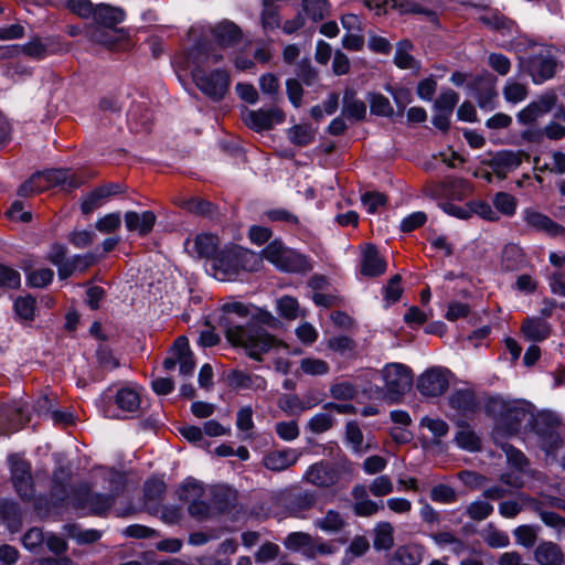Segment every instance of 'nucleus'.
<instances>
[{"instance_id":"obj_3","label":"nucleus","mask_w":565,"mask_h":565,"mask_svg":"<svg viewBox=\"0 0 565 565\" xmlns=\"http://www.w3.org/2000/svg\"><path fill=\"white\" fill-rule=\"evenodd\" d=\"M103 477L109 482L110 494L93 493L86 484H81L73 491L72 504L76 509L88 510L89 513L102 515L115 502V493L124 487V476L114 469H103Z\"/></svg>"},{"instance_id":"obj_10","label":"nucleus","mask_w":565,"mask_h":565,"mask_svg":"<svg viewBox=\"0 0 565 565\" xmlns=\"http://www.w3.org/2000/svg\"><path fill=\"white\" fill-rule=\"evenodd\" d=\"M557 66V61L548 50L532 54L524 61L525 71L535 84L553 78Z\"/></svg>"},{"instance_id":"obj_51","label":"nucleus","mask_w":565,"mask_h":565,"mask_svg":"<svg viewBox=\"0 0 565 565\" xmlns=\"http://www.w3.org/2000/svg\"><path fill=\"white\" fill-rule=\"evenodd\" d=\"M493 512V505L483 500H476L468 504L465 514L473 521L481 522Z\"/></svg>"},{"instance_id":"obj_40","label":"nucleus","mask_w":565,"mask_h":565,"mask_svg":"<svg viewBox=\"0 0 565 565\" xmlns=\"http://www.w3.org/2000/svg\"><path fill=\"white\" fill-rule=\"evenodd\" d=\"M394 529L390 522H380L374 529L373 546L375 550H390L394 545Z\"/></svg>"},{"instance_id":"obj_36","label":"nucleus","mask_w":565,"mask_h":565,"mask_svg":"<svg viewBox=\"0 0 565 565\" xmlns=\"http://www.w3.org/2000/svg\"><path fill=\"white\" fill-rule=\"evenodd\" d=\"M96 263V257L94 254L88 253L85 255H75L70 257L67 260V266H64L61 269V279H67L76 271H85L88 267Z\"/></svg>"},{"instance_id":"obj_15","label":"nucleus","mask_w":565,"mask_h":565,"mask_svg":"<svg viewBox=\"0 0 565 565\" xmlns=\"http://www.w3.org/2000/svg\"><path fill=\"white\" fill-rule=\"evenodd\" d=\"M285 116L278 108L246 110L243 115L244 122L255 131L269 130L275 124L282 122Z\"/></svg>"},{"instance_id":"obj_62","label":"nucleus","mask_w":565,"mask_h":565,"mask_svg":"<svg viewBox=\"0 0 565 565\" xmlns=\"http://www.w3.org/2000/svg\"><path fill=\"white\" fill-rule=\"evenodd\" d=\"M430 499L437 503L449 504L457 500V493L450 486L441 483L431 488Z\"/></svg>"},{"instance_id":"obj_39","label":"nucleus","mask_w":565,"mask_h":565,"mask_svg":"<svg viewBox=\"0 0 565 565\" xmlns=\"http://www.w3.org/2000/svg\"><path fill=\"white\" fill-rule=\"evenodd\" d=\"M458 426L459 430L455 436L457 445L468 451L479 450L480 439L477 434L466 423H459Z\"/></svg>"},{"instance_id":"obj_27","label":"nucleus","mask_w":565,"mask_h":565,"mask_svg":"<svg viewBox=\"0 0 565 565\" xmlns=\"http://www.w3.org/2000/svg\"><path fill=\"white\" fill-rule=\"evenodd\" d=\"M342 116L349 120L360 121L366 115V105L363 100L355 98L352 89H345L343 94Z\"/></svg>"},{"instance_id":"obj_64","label":"nucleus","mask_w":565,"mask_h":565,"mask_svg":"<svg viewBox=\"0 0 565 565\" xmlns=\"http://www.w3.org/2000/svg\"><path fill=\"white\" fill-rule=\"evenodd\" d=\"M458 100L459 96L455 90L446 89L435 100L434 106L437 111L451 114Z\"/></svg>"},{"instance_id":"obj_12","label":"nucleus","mask_w":565,"mask_h":565,"mask_svg":"<svg viewBox=\"0 0 565 565\" xmlns=\"http://www.w3.org/2000/svg\"><path fill=\"white\" fill-rule=\"evenodd\" d=\"M9 461L11 479L18 494L23 500L31 499L33 495V481L30 463L15 455L10 456Z\"/></svg>"},{"instance_id":"obj_58","label":"nucleus","mask_w":565,"mask_h":565,"mask_svg":"<svg viewBox=\"0 0 565 565\" xmlns=\"http://www.w3.org/2000/svg\"><path fill=\"white\" fill-rule=\"evenodd\" d=\"M14 311L20 319L33 320L35 299L31 296L19 297L14 301Z\"/></svg>"},{"instance_id":"obj_37","label":"nucleus","mask_w":565,"mask_h":565,"mask_svg":"<svg viewBox=\"0 0 565 565\" xmlns=\"http://www.w3.org/2000/svg\"><path fill=\"white\" fill-rule=\"evenodd\" d=\"M109 196H111L109 188H96L83 196L81 204L82 213L85 215L90 214L94 210L100 207Z\"/></svg>"},{"instance_id":"obj_49","label":"nucleus","mask_w":565,"mask_h":565,"mask_svg":"<svg viewBox=\"0 0 565 565\" xmlns=\"http://www.w3.org/2000/svg\"><path fill=\"white\" fill-rule=\"evenodd\" d=\"M263 10L260 14L262 26L265 31L275 30L280 26L279 7L262 2Z\"/></svg>"},{"instance_id":"obj_54","label":"nucleus","mask_w":565,"mask_h":565,"mask_svg":"<svg viewBox=\"0 0 565 565\" xmlns=\"http://www.w3.org/2000/svg\"><path fill=\"white\" fill-rule=\"evenodd\" d=\"M20 273L8 265L0 263V288L17 289L20 287Z\"/></svg>"},{"instance_id":"obj_41","label":"nucleus","mask_w":565,"mask_h":565,"mask_svg":"<svg viewBox=\"0 0 565 565\" xmlns=\"http://www.w3.org/2000/svg\"><path fill=\"white\" fill-rule=\"evenodd\" d=\"M431 540L439 546H449L455 555L466 551V543L450 531H440L430 535Z\"/></svg>"},{"instance_id":"obj_16","label":"nucleus","mask_w":565,"mask_h":565,"mask_svg":"<svg viewBox=\"0 0 565 565\" xmlns=\"http://www.w3.org/2000/svg\"><path fill=\"white\" fill-rule=\"evenodd\" d=\"M557 96L555 93H546L540 96L536 100L530 103L518 114V120L521 124L529 125L534 122L540 117L544 116L555 106Z\"/></svg>"},{"instance_id":"obj_61","label":"nucleus","mask_w":565,"mask_h":565,"mask_svg":"<svg viewBox=\"0 0 565 565\" xmlns=\"http://www.w3.org/2000/svg\"><path fill=\"white\" fill-rule=\"evenodd\" d=\"M303 11L313 22L324 18L328 11L327 0H303Z\"/></svg>"},{"instance_id":"obj_26","label":"nucleus","mask_w":565,"mask_h":565,"mask_svg":"<svg viewBox=\"0 0 565 565\" xmlns=\"http://www.w3.org/2000/svg\"><path fill=\"white\" fill-rule=\"evenodd\" d=\"M534 559L539 565H562L564 554L556 543L542 542L534 551Z\"/></svg>"},{"instance_id":"obj_52","label":"nucleus","mask_w":565,"mask_h":565,"mask_svg":"<svg viewBox=\"0 0 565 565\" xmlns=\"http://www.w3.org/2000/svg\"><path fill=\"white\" fill-rule=\"evenodd\" d=\"M301 372L303 374L310 375V376H320L328 374L330 371L329 364L321 359L317 358H305L300 361L299 365Z\"/></svg>"},{"instance_id":"obj_55","label":"nucleus","mask_w":565,"mask_h":565,"mask_svg":"<svg viewBox=\"0 0 565 565\" xmlns=\"http://www.w3.org/2000/svg\"><path fill=\"white\" fill-rule=\"evenodd\" d=\"M337 547L327 541L321 540L320 537H312L311 544L305 552V557L313 559L319 555H331L335 553Z\"/></svg>"},{"instance_id":"obj_33","label":"nucleus","mask_w":565,"mask_h":565,"mask_svg":"<svg viewBox=\"0 0 565 565\" xmlns=\"http://www.w3.org/2000/svg\"><path fill=\"white\" fill-rule=\"evenodd\" d=\"M0 418H6L7 424L0 426V435H8L19 430L29 420L23 417L21 407H3L0 412Z\"/></svg>"},{"instance_id":"obj_21","label":"nucleus","mask_w":565,"mask_h":565,"mask_svg":"<svg viewBox=\"0 0 565 565\" xmlns=\"http://www.w3.org/2000/svg\"><path fill=\"white\" fill-rule=\"evenodd\" d=\"M386 263L374 245H366L362 250L361 274L365 277H377L385 273Z\"/></svg>"},{"instance_id":"obj_28","label":"nucleus","mask_w":565,"mask_h":565,"mask_svg":"<svg viewBox=\"0 0 565 565\" xmlns=\"http://www.w3.org/2000/svg\"><path fill=\"white\" fill-rule=\"evenodd\" d=\"M313 525L324 533L337 534L347 526V520L339 511L330 509L323 516L316 519Z\"/></svg>"},{"instance_id":"obj_43","label":"nucleus","mask_w":565,"mask_h":565,"mask_svg":"<svg viewBox=\"0 0 565 565\" xmlns=\"http://www.w3.org/2000/svg\"><path fill=\"white\" fill-rule=\"evenodd\" d=\"M64 531L70 537L76 540L81 544H89L98 541L102 533L97 530H83L77 524H65Z\"/></svg>"},{"instance_id":"obj_46","label":"nucleus","mask_w":565,"mask_h":565,"mask_svg":"<svg viewBox=\"0 0 565 565\" xmlns=\"http://www.w3.org/2000/svg\"><path fill=\"white\" fill-rule=\"evenodd\" d=\"M522 250L515 245L505 246L502 252V268L509 271L519 269L523 264Z\"/></svg>"},{"instance_id":"obj_6","label":"nucleus","mask_w":565,"mask_h":565,"mask_svg":"<svg viewBox=\"0 0 565 565\" xmlns=\"http://www.w3.org/2000/svg\"><path fill=\"white\" fill-rule=\"evenodd\" d=\"M265 259L278 269L291 273H301L310 269L307 258L282 245L279 241H273L262 252Z\"/></svg>"},{"instance_id":"obj_1","label":"nucleus","mask_w":565,"mask_h":565,"mask_svg":"<svg viewBox=\"0 0 565 565\" xmlns=\"http://www.w3.org/2000/svg\"><path fill=\"white\" fill-rule=\"evenodd\" d=\"M189 60L194 64L191 74L196 87L212 100L223 99L231 84L230 73L221 68L210 73L203 70L205 65L220 63L223 55L211 46L196 44L189 52Z\"/></svg>"},{"instance_id":"obj_18","label":"nucleus","mask_w":565,"mask_h":565,"mask_svg":"<svg viewBox=\"0 0 565 565\" xmlns=\"http://www.w3.org/2000/svg\"><path fill=\"white\" fill-rule=\"evenodd\" d=\"M299 457L296 449L273 450L264 456L263 465L270 471L280 472L292 467Z\"/></svg>"},{"instance_id":"obj_34","label":"nucleus","mask_w":565,"mask_h":565,"mask_svg":"<svg viewBox=\"0 0 565 565\" xmlns=\"http://www.w3.org/2000/svg\"><path fill=\"white\" fill-rule=\"evenodd\" d=\"M93 15L94 20L105 28H114L125 18V13L121 9L107 4L97 6Z\"/></svg>"},{"instance_id":"obj_25","label":"nucleus","mask_w":565,"mask_h":565,"mask_svg":"<svg viewBox=\"0 0 565 565\" xmlns=\"http://www.w3.org/2000/svg\"><path fill=\"white\" fill-rule=\"evenodd\" d=\"M424 547L418 544L399 546L388 558V565H417L422 562Z\"/></svg>"},{"instance_id":"obj_48","label":"nucleus","mask_w":565,"mask_h":565,"mask_svg":"<svg viewBox=\"0 0 565 565\" xmlns=\"http://www.w3.org/2000/svg\"><path fill=\"white\" fill-rule=\"evenodd\" d=\"M420 426L427 428L433 434L436 445H438L440 439L449 431V425L441 418L425 416L420 419Z\"/></svg>"},{"instance_id":"obj_29","label":"nucleus","mask_w":565,"mask_h":565,"mask_svg":"<svg viewBox=\"0 0 565 565\" xmlns=\"http://www.w3.org/2000/svg\"><path fill=\"white\" fill-rule=\"evenodd\" d=\"M448 402L451 408L463 414L472 413L478 407L476 394L469 388L456 390Z\"/></svg>"},{"instance_id":"obj_23","label":"nucleus","mask_w":565,"mask_h":565,"mask_svg":"<svg viewBox=\"0 0 565 565\" xmlns=\"http://www.w3.org/2000/svg\"><path fill=\"white\" fill-rule=\"evenodd\" d=\"M345 441L351 450L358 455L366 454L376 448V445L370 438L364 440V435L354 420L348 422L345 425Z\"/></svg>"},{"instance_id":"obj_57","label":"nucleus","mask_w":565,"mask_h":565,"mask_svg":"<svg viewBox=\"0 0 565 565\" xmlns=\"http://www.w3.org/2000/svg\"><path fill=\"white\" fill-rule=\"evenodd\" d=\"M503 96L510 103H520L527 96V88L525 85L509 79L503 88Z\"/></svg>"},{"instance_id":"obj_7","label":"nucleus","mask_w":565,"mask_h":565,"mask_svg":"<svg viewBox=\"0 0 565 565\" xmlns=\"http://www.w3.org/2000/svg\"><path fill=\"white\" fill-rule=\"evenodd\" d=\"M385 382L387 398L392 402L397 401L412 386V371L401 363H391L385 365L382 371Z\"/></svg>"},{"instance_id":"obj_31","label":"nucleus","mask_w":565,"mask_h":565,"mask_svg":"<svg viewBox=\"0 0 565 565\" xmlns=\"http://www.w3.org/2000/svg\"><path fill=\"white\" fill-rule=\"evenodd\" d=\"M175 349L179 351L178 354V364L180 374L183 376L192 375L195 362L193 359V354L190 350L189 341L185 337H179L175 339Z\"/></svg>"},{"instance_id":"obj_9","label":"nucleus","mask_w":565,"mask_h":565,"mask_svg":"<svg viewBox=\"0 0 565 565\" xmlns=\"http://www.w3.org/2000/svg\"><path fill=\"white\" fill-rule=\"evenodd\" d=\"M33 175L39 177L35 188L40 193L57 185L71 191L86 182L84 177L77 175L70 169H52L44 172H36Z\"/></svg>"},{"instance_id":"obj_53","label":"nucleus","mask_w":565,"mask_h":565,"mask_svg":"<svg viewBox=\"0 0 565 565\" xmlns=\"http://www.w3.org/2000/svg\"><path fill=\"white\" fill-rule=\"evenodd\" d=\"M512 402L505 401L504 398L500 396H491L488 398L484 409L487 414L494 417L497 420V424L499 422L503 420L510 405Z\"/></svg>"},{"instance_id":"obj_63","label":"nucleus","mask_w":565,"mask_h":565,"mask_svg":"<svg viewBox=\"0 0 565 565\" xmlns=\"http://www.w3.org/2000/svg\"><path fill=\"white\" fill-rule=\"evenodd\" d=\"M334 418L327 413H318L308 422V429L313 434H322L332 428Z\"/></svg>"},{"instance_id":"obj_32","label":"nucleus","mask_w":565,"mask_h":565,"mask_svg":"<svg viewBox=\"0 0 565 565\" xmlns=\"http://www.w3.org/2000/svg\"><path fill=\"white\" fill-rule=\"evenodd\" d=\"M479 21L502 34H510L515 28L514 21L499 11H487L484 14L479 17Z\"/></svg>"},{"instance_id":"obj_8","label":"nucleus","mask_w":565,"mask_h":565,"mask_svg":"<svg viewBox=\"0 0 565 565\" xmlns=\"http://www.w3.org/2000/svg\"><path fill=\"white\" fill-rule=\"evenodd\" d=\"M451 372L443 366H431L423 372L416 381L418 392L426 397H438L449 387Z\"/></svg>"},{"instance_id":"obj_5","label":"nucleus","mask_w":565,"mask_h":565,"mask_svg":"<svg viewBox=\"0 0 565 565\" xmlns=\"http://www.w3.org/2000/svg\"><path fill=\"white\" fill-rule=\"evenodd\" d=\"M534 414L529 406L512 402L503 420L495 425L493 437L495 441L503 436H512L522 430L534 428Z\"/></svg>"},{"instance_id":"obj_45","label":"nucleus","mask_w":565,"mask_h":565,"mask_svg":"<svg viewBox=\"0 0 565 565\" xmlns=\"http://www.w3.org/2000/svg\"><path fill=\"white\" fill-rule=\"evenodd\" d=\"M469 191V184L462 179H447L443 183V193L454 200H462Z\"/></svg>"},{"instance_id":"obj_13","label":"nucleus","mask_w":565,"mask_h":565,"mask_svg":"<svg viewBox=\"0 0 565 565\" xmlns=\"http://www.w3.org/2000/svg\"><path fill=\"white\" fill-rule=\"evenodd\" d=\"M338 469L328 461L320 460L311 465L303 475V480L318 488H330L339 481Z\"/></svg>"},{"instance_id":"obj_60","label":"nucleus","mask_w":565,"mask_h":565,"mask_svg":"<svg viewBox=\"0 0 565 565\" xmlns=\"http://www.w3.org/2000/svg\"><path fill=\"white\" fill-rule=\"evenodd\" d=\"M493 205L504 215L512 216L516 210V200L507 192H498L493 198Z\"/></svg>"},{"instance_id":"obj_59","label":"nucleus","mask_w":565,"mask_h":565,"mask_svg":"<svg viewBox=\"0 0 565 565\" xmlns=\"http://www.w3.org/2000/svg\"><path fill=\"white\" fill-rule=\"evenodd\" d=\"M46 258L52 265L57 267V274L61 278V269L67 266V260L70 259L67 257V247L58 243L53 244L50 247Z\"/></svg>"},{"instance_id":"obj_4","label":"nucleus","mask_w":565,"mask_h":565,"mask_svg":"<svg viewBox=\"0 0 565 565\" xmlns=\"http://www.w3.org/2000/svg\"><path fill=\"white\" fill-rule=\"evenodd\" d=\"M259 262L255 253L239 246H228L221 249L214 257L212 269L218 280H231L242 270H255Z\"/></svg>"},{"instance_id":"obj_14","label":"nucleus","mask_w":565,"mask_h":565,"mask_svg":"<svg viewBox=\"0 0 565 565\" xmlns=\"http://www.w3.org/2000/svg\"><path fill=\"white\" fill-rule=\"evenodd\" d=\"M527 157L522 151L502 150L497 152L487 164L499 179L503 180L510 172L521 166L523 158Z\"/></svg>"},{"instance_id":"obj_30","label":"nucleus","mask_w":565,"mask_h":565,"mask_svg":"<svg viewBox=\"0 0 565 565\" xmlns=\"http://www.w3.org/2000/svg\"><path fill=\"white\" fill-rule=\"evenodd\" d=\"M521 330L525 339L533 342L543 341L547 339L551 334L550 323L540 318L525 319Z\"/></svg>"},{"instance_id":"obj_56","label":"nucleus","mask_w":565,"mask_h":565,"mask_svg":"<svg viewBox=\"0 0 565 565\" xmlns=\"http://www.w3.org/2000/svg\"><path fill=\"white\" fill-rule=\"evenodd\" d=\"M312 535L306 532H292L285 540V546L291 551H301L302 555L311 544Z\"/></svg>"},{"instance_id":"obj_2","label":"nucleus","mask_w":565,"mask_h":565,"mask_svg":"<svg viewBox=\"0 0 565 565\" xmlns=\"http://www.w3.org/2000/svg\"><path fill=\"white\" fill-rule=\"evenodd\" d=\"M225 335L234 347H242L249 358L260 360L275 344V338L255 322L234 324L230 317L223 319Z\"/></svg>"},{"instance_id":"obj_24","label":"nucleus","mask_w":565,"mask_h":565,"mask_svg":"<svg viewBox=\"0 0 565 565\" xmlns=\"http://www.w3.org/2000/svg\"><path fill=\"white\" fill-rule=\"evenodd\" d=\"M212 34L222 47L234 46L242 39L241 29L232 21H222L212 28Z\"/></svg>"},{"instance_id":"obj_47","label":"nucleus","mask_w":565,"mask_h":565,"mask_svg":"<svg viewBox=\"0 0 565 565\" xmlns=\"http://www.w3.org/2000/svg\"><path fill=\"white\" fill-rule=\"evenodd\" d=\"M370 109L373 115L382 117H391L394 114V109L387 97L379 93H372L369 95Z\"/></svg>"},{"instance_id":"obj_19","label":"nucleus","mask_w":565,"mask_h":565,"mask_svg":"<svg viewBox=\"0 0 565 565\" xmlns=\"http://www.w3.org/2000/svg\"><path fill=\"white\" fill-rule=\"evenodd\" d=\"M220 239L217 236L210 233L198 234L192 244V248L189 253L199 259H211L214 262V257L218 254Z\"/></svg>"},{"instance_id":"obj_20","label":"nucleus","mask_w":565,"mask_h":565,"mask_svg":"<svg viewBox=\"0 0 565 565\" xmlns=\"http://www.w3.org/2000/svg\"><path fill=\"white\" fill-rule=\"evenodd\" d=\"M124 221L128 231L146 236L152 231L157 216L152 211H145L142 213L128 211L125 213Z\"/></svg>"},{"instance_id":"obj_44","label":"nucleus","mask_w":565,"mask_h":565,"mask_svg":"<svg viewBox=\"0 0 565 565\" xmlns=\"http://www.w3.org/2000/svg\"><path fill=\"white\" fill-rule=\"evenodd\" d=\"M116 404L125 412H136L140 406L139 394L131 388H122L116 394Z\"/></svg>"},{"instance_id":"obj_50","label":"nucleus","mask_w":565,"mask_h":565,"mask_svg":"<svg viewBox=\"0 0 565 565\" xmlns=\"http://www.w3.org/2000/svg\"><path fill=\"white\" fill-rule=\"evenodd\" d=\"M369 550L370 543L365 536H354L344 552V563H352L354 557L363 556Z\"/></svg>"},{"instance_id":"obj_11","label":"nucleus","mask_w":565,"mask_h":565,"mask_svg":"<svg viewBox=\"0 0 565 565\" xmlns=\"http://www.w3.org/2000/svg\"><path fill=\"white\" fill-rule=\"evenodd\" d=\"M495 84L497 78L490 74L478 76L470 84V94L481 109L490 111L495 108L498 98Z\"/></svg>"},{"instance_id":"obj_22","label":"nucleus","mask_w":565,"mask_h":565,"mask_svg":"<svg viewBox=\"0 0 565 565\" xmlns=\"http://www.w3.org/2000/svg\"><path fill=\"white\" fill-rule=\"evenodd\" d=\"M395 9L401 14L420 13L429 18L431 22H437V15L429 9L422 8L418 3L411 0H384L382 4H377V15L386 13V8Z\"/></svg>"},{"instance_id":"obj_35","label":"nucleus","mask_w":565,"mask_h":565,"mask_svg":"<svg viewBox=\"0 0 565 565\" xmlns=\"http://www.w3.org/2000/svg\"><path fill=\"white\" fill-rule=\"evenodd\" d=\"M230 385L234 388L265 390L266 381L257 375H250L243 371L235 370L228 375Z\"/></svg>"},{"instance_id":"obj_38","label":"nucleus","mask_w":565,"mask_h":565,"mask_svg":"<svg viewBox=\"0 0 565 565\" xmlns=\"http://www.w3.org/2000/svg\"><path fill=\"white\" fill-rule=\"evenodd\" d=\"M205 494V489L200 481L195 479H186L177 490V495L179 500L191 504L198 499L203 498Z\"/></svg>"},{"instance_id":"obj_42","label":"nucleus","mask_w":565,"mask_h":565,"mask_svg":"<svg viewBox=\"0 0 565 565\" xmlns=\"http://www.w3.org/2000/svg\"><path fill=\"white\" fill-rule=\"evenodd\" d=\"M291 143L298 147L310 145L315 139V129L310 125H295L288 130Z\"/></svg>"},{"instance_id":"obj_17","label":"nucleus","mask_w":565,"mask_h":565,"mask_svg":"<svg viewBox=\"0 0 565 565\" xmlns=\"http://www.w3.org/2000/svg\"><path fill=\"white\" fill-rule=\"evenodd\" d=\"M523 220L531 228L544 232L551 236H561L565 234V227L554 222L550 216L533 210L525 209L523 211Z\"/></svg>"}]
</instances>
